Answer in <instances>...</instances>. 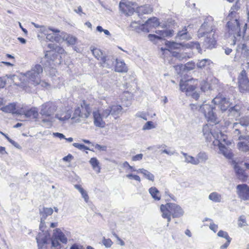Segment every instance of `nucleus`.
Listing matches in <instances>:
<instances>
[{
	"mask_svg": "<svg viewBox=\"0 0 249 249\" xmlns=\"http://www.w3.org/2000/svg\"><path fill=\"white\" fill-rule=\"evenodd\" d=\"M238 225L240 227H242L247 225L246 220L244 215H242L239 218Z\"/></svg>",
	"mask_w": 249,
	"mask_h": 249,
	"instance_id": "6e6d98bb",
	"label": "nucleus"
},
{
	"mask_svg": "<svg viewBox=\"0 0 249 249\" xmlns=\"http://www.w3.org/2000/svg\"><path fill=\"white\" fill-rule=\"evenodd\" d=\"M42 72V67L39 64H36L32 68L31 70L27 71L24 75L29 83L37 85L40 83V75Z\"/></svg>",
	"mask_w": 249,
	"mask_h": 249,
	"instance_id": "39448f33",
	"label": "nucleus"
},
{
	"mask_svg": "<svg viewBox=\"0 0 249 249\" xmlns=\"http://www.w3.org/2000/svg\"><path fill=\"white\" fill-rule=\"evenodd\" d=\"M153 11L152 8L148 5H144L137 8L136 12L139 15L143 14H148Z\"/></svg>",
	"mask_w": 249,
	"mask_h": 249,
	"instance_id": "393cba45",
	"label": "nucleus"
},
{
	"mask_svg": "<svg viewBox=\"0 0 249 249\" xmlns=\"http://www.w3.org/2000/svg\"><path fill=\"white\" fill-rule=\"evenodd\" d=\"M16 104L15 103H10L8 105L3 107L0 108V110L5 113H11L15 114H21L18 110H16Z\"/></svg>",
	"mask_w": 249,
	"mask_h": 249,
	"instance_id": "5701e85b",
	"label": "nucleus"
},
{
	"mask_svg": "<svg viewBox=\"0 0 249 249\" xmlns=\"http://www.w3.org/2000/svg\"><path fill=\"white\" fill-rule=\"evenodd\" d=\"M90 50L94 56L98 60L102 61V58L105 56L103 55V52L100 49L92 47H90Z\"/></svg>",
	"mask_w": 249,
	"mask_h": 249,
	"instance_id": "e433bc0d",
	"label": "nucleus"
},
{
	"mask_svg": "<svg viewBox=\"0 0 249 249\" xmlns=\"http://www.w3.org/2000/svg\"><path fill=\"white\" fill-rule=\"evenodd\" d=\"M161 153H165L168 155L172 156L175 154V152L174 151H171L169 150H166V149H161Z\"/></svg>",
	"mask_w": 249,
	"mask_h": 249,
	"instance_id": "69168bd1",
	"label": "nucleus"
},
{
	"mask_svg": "<svg viewBox=\"0 0 249 249\" xmlns=\"http://www.w3.org/2000/svg\"><path fill=\"white\" fill-rule=\"evenodd\" d=\"M126 177L129 179H133L135 180L141 182V178L138 175H135L133 174H127L126 175Z\"/></svg>",
	"mask_w": 249,
	"mask_h": 249,
	"instance_id": "bf43d9fd",
	"label": "nucleus"
},
{
	"mask_svg": "<svg viewBox=\"0 0 249 249\" xmlns=\"http://www.w3.org/2000/svg\"><path fill=\"white\" fill-rule=\"evenodd\" d=\"M242 107L240 105H236L229 109V115L234 117H239L241 113Z\"/></svg>",
	"mask_w": 249,
	"mask_h": 249,
	"instance_id": "4be33fe9",
	"label": "nucleus"
},
{
	"mask_svg": "<svg viewBox=\"0 0 249 249\" xmlns=\"http://www.w3.org/2000/svg\"><path fill=\"white\" fill-rule=\"evenodd\" d=\"M181 153L185 158V162L188 163H191L193 165H198V161L196 158L189 155L188 154L181 152Z\"/></svg>",
	"mask_w": 249,
	"mask_h": 249,
	"instance_id": "c9c22d12",
	"label": "nucleus"
},
{
	"mask_svg": "<svg viewBox=\"0 0 249 249\" xmlns=\"http://www.w3.org/2000/svg\"><path fill=\"white\" fill-rule=\"evenodd\" d=\"M164 207H166L173 217H179L183 215V210L177 204L169 203L165 205Z\"/></svg>",
	"mask_w": 249,
	"mask_h": 249,
	"instance_id": "ddd939ff",
	"label": "nucleus"
},
{
	"mask_svg": "<svg viewBox=\"0 0 249 249\" xmlns=\"http://www.w3.org/2000/svg\"><path fill=\"white\" fill-rule=\"evenodd\" d=\"M216 22L214 21L212 17L210 16L205 18L198 31V37H201L205 36L206 34H210L212 33L216 34Z\"/></svg>",
	"mask_w": 249,
	"mask_h": 249,
	"instance_id": "20e7f679",
	"label": "nucleus"
},
{
	"mask_svg": "<svg viewBox=\"0 0 249 249\" xmlns=\"http://www.w3.org/2000/svg\"><path fill=\"white\" fill-rule=\"evenodd\" d=\"M209 228L211 230L215 232L217 231L218 226L213 223H212L210 224Z\"/></svg>",
	"mask_w": 249,
	"mask_h": 249,
	"instance_id": "338daca9",
	"label": "nucleus"
},
{
	"mask_svg": "<svg viewBox=\"0 0 249 249\" xmlns=\"http://www.w3.org/2000/svg\"><path fill=\"white\" fill-rule=\"evenodd\" d=\"M59 241L63 243H66L67 239L59 229H56L53 231V235L51 239L52 246L54 247L58 246L60 245Z\"/></svg>",
	"mask_w": 249,
	"mask_h": 249,
	"instance_id": "f8f14e48",
	"label": "nucleus"
},
{
	"mask_svg": "<svg viewBox=\"0 0 249 249\" xmlns=\"http://www.w3.org/2000/svg\"><path fill=\"white\" fill-rule=\"evenodd\" d=\"M239 49L241 50V53L247 60H249V49L245 44H242L238 46Z\"/></svg>",
	"mask_w": 249,
	"mask_h": 249,
	"instance_id": "79ce46f5",
	"label": "nucleus"
},
{
	"mask_svg": "<svg viewBox=\"0 0 249 249\" xmlns=\"http://www.w3.org/2000/svg\"><path fill=\"white\" fill-rule=\"evenodd\" d=\"M123 112V108L121 106L114 105L103 109L102 114L105 119L107 118L110 115L113 116L115 119H117L122 115Z\"/></svg>",
	"mask_w": 249,
	"mask_h": 249,
	"instance_id": "0eeeda50",
	"label": "nucleus"
},
{
	"mask_svg": "<svg viewBox=\"0 0 249 249\" xmlns=\"http://www.w3.org/2000/svg\"><path fill=\"white\" fill-rule=\"evenodd\" d=\"M160 211L162 212V217L163 218H166L167 219V226H169V223L171 221V215H172L167 209L166 207H164V205L160 206Z\"/></svg>",
	"mask_w": 249,
	"mask_h": 249,
	"instance_id": "f704fd0d",
	"label": "nucleus"
},
{
	"mask_svg": "<svg viewBox=\"0 0 249 249\" xmlns=\"http://www.w3.org/2000/svg\"><path fill=\"white\" fill-rule=\"evenodd\" d=\"M185 47L187 48L196 49L198 53H201V49L200 44L197 42H191L185 44Z\"/></svg>",
	"mask_w": 249,
	"mask_h": 249,
	"instance_id": "c03bdc74",
	"label": "nucleus"
},
{
	"mask_svg": "<svg viewBox=\"0 0 249 249\" xmlns=\"http://www.w3.org/2000/svg\"><path fill=\"white\" fill-rule=\"evenodd\" d=\"M217 235L219 237L225 238L226 240L231 239L229 236L226 231L220 230L217 233Z\"/></svg>",
	"mask_w": 249,
	"mask_h": 249,
	"instance_id": "13d9d810",
	"label": "nucleus"
},
{
	"mask_svg": "<svg viewBox=\"0 0 249 249\" xmlns=\"http://www.w3.org/2000/svg\"><path fill=\"white\" fill-rule=\"evenodd\" d=\"M149 193L155 200H159L160 199V192L156 187H151L149 189Z\"/></svg>",
	"mask_w": 249,
	"mask_h": 249,
	"instance_id": "37998d69",
	"label": "nucleus"
},
{
	"mask_svg": "<svg viewBox=\"0 0 249 249\" xmlns=\"http://www.w3.org/2000/svg\"><path fill=\"white\" fill-rule=\"evenodd\" d=\"M113 242L109 238H103L102 244L107 248H110L113 244Z\"/></svg>",
	"mask_w": 249,
	"mask_h": 249,
	"instance_id": "864d4df0",
	"label": "nucleus"
},
{
	"mask_svg": "<svg viewBox=\"0 0 249 249\" xmlns=\"http://www.w3.org/2000/svg\"><path fill=\"white\" fill-rule=\"evenodd\" d=\"M217 139L215 142V144H217L219 146V149L220 152L227 158L228 159H231L233 157V154L231 151V149H229L226 147L223 144H222L220 141H223L225 142V137L226 136L222 135L221 132H220L219 134H217Z\"/></svg>",
	"mask_w": 249,
	"mask_h": 249,
	"instance_id": "9d476101",
	"label": "nucleus"
},
{
	"mask_svg": "<svg viewBox=\"0 0 249 249\" xmlns=\"http://www.w3.org/2000/svg\"><path fill=\"white\" fill-rule=\"evenodd\" d=\"M53 210L51 208H45L39 209V213L41 216L39 230L37 236L36 238L38 246L39 249H41L47 241L50 239V233L48 230H46L45 225V220L47 216L52 214Z\"/></svg>",
	"mask_w": 249,
	"mask_h": 249,
	"instance_id": "f257e3e1",
	"label": "nucleus"
},
{
	"mask_svg": "<svg viewBox=\"0 0 249 249\" xmlns=\"http://www.w3.org/2000/svg\"><path fill=\"white\" fill-rule=\"evenodd\" d=\"M212 102L214 104L218 105L222 111L226 110L230 106L228 100L222 95L217 96L213 100Z\"/></svg>",
	"mask_w": 249,
	"mask_h": 249,
	"instance_id": "4468645a",
	"label": "nucleus"
},
{
	"mask_svg": "<svg viewBox=\"0 0 249 249\" xmlns=\"http://www.w3.org/2000/svg\"><path fill=\"white\" fill-rule=\"evenodd\" d=\"M227 27L229 37L232 40L231 44L234 45L236 40L241 37L239 21L237 19H231L227 23Z\"/></svg>",
	"mask_w": 249,
	"mask_h": 249,
	"instance_id": "423d86ee",
	"label": "nucleus"
},
{
	"mask_svg": "<svg viewBox=\"0 0 249 249\" xmlns=\"http://www.w3.org/2000/svg\"><path fill=\"white\" fill-rule=\"evenodd\" d=\"M206 38L203 42V46L207 49H212L214 48L216 45V41L215 36L216 35L215 34H213L211 35L210 34H206Z\"/></svg>",
	"mask_w": 249,
	"mask_h": 249,
	"instance_id": "f3484780",
	"label": "nucleus"
},
{
	"mask_svg": "<svg viewBox=\"0 0 249 249\" xmlns=\"http://www.w3.org/2000/svg\"><path fill=\"white\" fill-rule=\"evenodd\" d=\"M59 32H52V33L48 32L46 36V38L47 40L53 42H59L61 40V37L60 36L58 35Z\"/></svg>",
	"mask_w": 249,
	"mask_h": 249,
	"instance_id": "bb28decb",
	"label": "nucleus"
},
{
	"mask_svg": "<svg viewBox=\"0 0 249 249\" xmlns=\"http://www.w3.org/2000/svg\"><path fill=\"white\" fill-rule=\"evenodd\" d=\"M234 169L236 174L238 176V178L243 181L247 179L248 176L245 174L244 170L241 168L238 164H236L234 166Z\"/></svg>",
	"mask_w": 249,
	"mask_h": 249,
	"instance_id": "72a5a7b5",
	"label": "nucleus"
},
{
	"mask_svg": "<svg viewBox=\"0 0 249 249\" xmlns=\"http://www.w3.org/2000/svg\"><path fill=\"white\" fill-rule=\"evenodd\" d=\"M73 146L77 148L78 149L80 150H84V149H89V148L87 147L86 146H85L84 144H79L78 143H73L72 144Z\"/></svg>",
	"mask_w": 249,
	"mask_h": 249,
	"instance_id": "052dcab7",
	"label": "nucleus"
},
{
	"mask_svg": "<svg viewBox=\"0 0 249 249\" xmlns=\"http://www.w3.org/2000/svg\"><path fill=\"white\" fill-rule=\"evenodd\" d=\"M156 33L159 34L160 36L155 35L149 34L148 35V38L150 40H153L155 38L160 39L162 37L171 36L173 35V31L171 30H161V31H156Z\"/></svg>",
	"mask_w": 249,
	"mask_h": 249,
	"instance_id": "6ab92c4d",
	"label": "nucleus"
},
{
	"mask_svg": "<svg viewBox=\"0 0 249 249\" xmlns=\"http://www.w3.org/2000/svg\"><path fill=\"white\" fill-rule=\"evenodd\" d=\"M233 133L235 136H240L241 132L244 130L243 128L238 123H234L232 124Z\"/></svg>",
	"mask_w": 249,
	"mask_h": 249,
	"instance_id": "ea45409f",
	"label": "nucleus"
},
{
	"mask_svg": "<svg viewBox=\"0 0 249 249\" xmlns=\"http://www.w3.org/2000/svg\"><path fill=\"white\" fill-rule=\"evenodd\" d=\"M102 110H97L93 112L94 124L98 127L103 128L105 126V122L103 121L104 118L102 114Z\"/></svg>",
	"mask_w": 249,
	"mask_h": 249,
	"instance_id": "dca6fc26",
	"label": "nucleus"
},
{
	"mask_svg": "<svg viewBox=\"0 0 249 249\" xmlns=\"http://www.w3.org/2000/svg\"><path fill=\"white\" fill-rule=\"evenodd\" d=\"M238 124H240V125L244 128V127H247L249 126V116H244L241 117L239 120Z\"/></svg>",
	"mask_w": 249,
	"mask_h": 249,
	"instance_id": "3c124183",
	"label": "nucleus"
},
{
	"mask_svg": "<svg viewBox=\"0 0 249 249\" xmlns=\"http://www.w3.org/2000/svg\"><path fill=\"white\" fill-rule=\"evenodd\" d=\"M197 83V80L193 78L185 80H181L179 84L180 89L182 91H185L187 95H191L190 92L194 91Z\"/></svg>",
	"mask_w": 249,
	"mask_h": 249,
	"instance_id": "6e6552de",
	"label": "nucleus"
},
{
	"mask_svg": "<svg viewBox=\"0 0 249 249\" xmlns=\"http://www.w3.org/2000/svg\"><path fill=\"white\" fill-rule=\"evenodd\" d=\"M91 111L90 106L83 101L75 109L71 119L75 123H79L88 118Z\"/></svg>",
	"mask_w": 249,
	"mask_h": 249,
	"instance_id": "7ed1b4c3",
	"label": "nucleus"
},
{
	"mask_svg": "<svg viewBox=\"0 0 249 249\" xmlns=\"http://www.w3.org/2000/svg\"><path fill=\"white\" fill-rule=\"evenodd\" d=\"M159 25L160 22L156 17L149 18L144 23V25L148 28L149 30L150 28L158 27Z\"/></svg>",
	"mask_w": 249,
	"mask_h": 249,
	"instance_id": "a878e982",
	"label": "nucleus"
},
{
	"mask_svg": "<svg viewBox=\"0 0 249 249\" xmlns=\"http://www.w3.org/2000/svg\"><path fill=\"white\" fill-rule=\"evenodd\" d=\"M239 140H243L238 143L237 146L238 149L244 152L249 151V136H240L238 137Z\"/></svg>",
	"mask_w": 249,
	"mask_h": 249,
	"instance_id": "a211bd4d",
	"label": "nucleus"
},
{
	"mask_svg": "<svg viewBox=\"0 0 249 249\" xmlns=\"http://www.w3.org/2000/svg\"><path fill=\"white\" fill-rule=\"evenodd\" d=\"M89 163L92 165L93 169L97 173L100 172V168L99 166V162L95 158H92L89 160Z\"/></svg>",
	"mask_w": 249,
	"mask_h": 249,
	"instance_id": "de8ad7c7",
	"label": "nucleus"
},
{
	"mask_svg": "<svg viewBox=\"0 0 249 249\" xmlns=\"http://www.w3.org/2000/svg\"><path fill=\"white\" fill-rule=\"evenodd\" d=\"M138 173L142 174L143 176L148 179L152 181L154 180V176L147 170L142 168L137 170Z\"/></svg>",
	"mask_w": 249,
	"mask_h": 249,
	"instance_id": "a19ab883",
	"label": "nucleus"
},
{
	"mask_svg": "<svg viewBox=\"0 0 249 249\" xmlns=\"http://www.w3.org/2000/svg\"><path fill=\"white\" fill-rule=\"evenodd\" d=\"M240 9L239 4L236 3L234 5H233L231 9V14L233 15L234 13H235L236 11H238Z\"/></svg>",
	"mask_w": 249,
	"mask_h": 249,
	"instance_id": "680f3d73",
	"label": "nucleus"
},
{
	"mask_svg": "<svg viewBox=\"0 0 249 249\" xmlns=\"http://www.w3.org/2000/svg\"><path fill=\"white\" fill-rule=\"evenodd\" d=\"M209 199L213 202L218 203L221 201L222 197L221 194L214 192L209 195Z\"/></svg>",
	"mask_w": 249,
	"mask_h": 249,
	"instance_id": "4c0bfd02",
	"label": "nucleus"
},
{
	"mask_svg": "<svg viewBox=\"0 0 249 249\" xmlns=\"http://www.w3.org/2000/svg\"><path fill=\"white\" fill-rule=\"evenodd\" d=\"M200 89L201 90L204 92L206 91L210 88L209 84L204 80L201 82L200 84Z\"/></svg>",
	"mask_w": 249,
	"mask_h": 249,
	"instance_id": "4d7b16f0",
	"label": "nucleus"
},
{
	"mask_svg": "<svg viewBox=\"0 0 249 249\" xmlns=\"http://www.w3.org/2000/svg\"><path fill=\"white\" fill-rule=\"evenodd\" d=\"M115 58L112 56H104L102 58L101 65L103 67L110 68L114 65Z\"/></svg>",
	"mask_w": 249,
	"mask_h": 249,
	"instance_id": "b1692460",
	"label": "nucleus"
},
{
	"mask_svg": "<svg viewBox=\"0 0 249 249\" xmlns=\"http://www.w3.org/2000/svg\"><path fill=\"white\" fill-rule=\"evenodd\" d=\"M210 62V60L207 59H203L197 62V66L199 68H203L206 65L207 63H208V64H209Z\"/></svg>",
	"mask_w": 249,
	"mask_h": 249,
	"instance_id": "5fc2aeb1",
	"label": "nucleus"
},
{
	"mask_svg": "<svg viewBox=\"0 0 249 249\" xmlns=\"http://www.w3.org/2000/svg\"><path fill=\"white\" fill-rule=\"evenodd\" d=\"M191 109L193 110H198L202 113L208 122L218 124L219 122L218 118L215 114L214 110L215 107H212L208 104L204 103L201 105H197L195 104L190 105Z\"/></svg>",
	"mask_w": 249,
	"mask_h": 249,
	"instance_id": "f03ea898",
	"label": "nucleus"
},
{
	"mask_svg": "<svg viewBox=\"0 0 249 249\" xmlns=\"http://www.w3.org/2000/svg\"><path fill=\"white\" fill-rule=\"evenodd\" d=\"M115 71L119 72H126L127 68L124 62L123 61L116 60Z\"/></svg>",
	"mask_w": 249,
	"mask_h": 249,
	"instance_id": "2f4dec72",
	"label": "nucleus"
},
{
	"mask_svg": "<svg viewBox=\"0 0 249 249\" xmlns=\"http://www.w3.org/2000/svg\"><path fill=\"white\" fill-rule=\"evenodd\" d=\"M130 27L132 30L136 31L138 33L142 31L145 33L149 32L148 28L145 27L144 24H141L139 22L132 21L130 24Z\"/></svg>",
	"mask_w": 249,
	"mask_h": 249,
	"instance_id": "aec40b11",
	"label": "nucleus"
},
{
	"mask_svg": "<svg viewBox=\"0 0 249 249\" xmlns=\"http://www.w3.org/2000/svg\"><path fill=\"white\" fill-rule=\"evenodd\" d=\"M71 117V114L68 111H62L60 112H57L55 115V118L61 122H64L70 118Z\"/></svg>",
	"mask_w": 249,
	"mask_h": 249,
	"instance_id": "c85d7f7f",
	"label": "nucleus"
},
{
	"mask_svg": "<svg viewBox=\"0 0 249 249\" xmlns=\"http://www.w3.org/2000/svg\"><path fill=\"white\" fill-rule=\"evenodd\" d=\"M238 85L240 91L244 93L249 91V79L245 70H243L240 73L238 78Z\"/></svg>",
	"mask_w": 249,
	"mask_h": 249,
	"instance_id": "1a4fd4ad",
	"label": "nucleus"
},
{
	"mask_svg": "<svg viewBox=\"0 0 249 249\" xmlns=\"http://www.w3.org/2000/svg\"><path fill=\"white\" fill-rule=\"evenodd\" d=\"M63 40H65L69 44L73 45L75 43L76 38L72 36L65 35L63 36Z\"/></svg>",
	"mask_w": 249,
	"mask_h": 249,
	"instance_id": "8fccbe9b",
	"label": "nucleus"
},
{
	"mask_svg": "<svg viewBox=\"0 0 249 249\" xmlns=\"http://www.w3.org/2000/svg\"><path fill=\"white\" fill-rule=\"evenodd\" d=\"M73 158V156L69 154L67 156L64 157L63 158V160L65 161L70 162L72 160Z\"/></svg>",
	"mask_w": 249,
	"mask_h": 249,
	"instance_id": "774afa93",
	"label": "nucleus"
},
{
	"mask_svg": "<svg viewBox=\"0 0 249 249\" xmlns=\"http://www.w3.org/2000/svg\"><path fill=\"white\" fill-rule=\"evenodd\" d=\"M236 189V193L239 198L244 200L249 199V187L247 185H238Z\"/></svg>",
	"mask_w": 249,
	"mask_h": 249,
	"instance_id": "2eb2a0df",
	"label": "nucleus"
},
{
	"mask_svg": "<svg viewBox=\"0 0 249 249\" xmlns=\"http://www.w3.org/2000/svg\"><path fill=\"white\" fill-rule=\"evenodd\" d=\"M39 32L41 33L44 34L45 36H46L47 33L49 32H60V31L57 29H53L51 27L47 28L45 26L42 25V26L40 28Z\"/></svg>",
	"mask_w": 249,
	"mask_h": 249,
	"instance_id": "09e8293b",
	"label": "nucleus"
},
{
	"mask_svg": "<svg viewBox=\"0 0 249 249\" xmlns=\"http://www.w3.org/2000/svg\"><path fill=\"white\" fill-rule=\"evenodd\" d=\"M202 132L207 141H211L212 137H215L214 134L211 132V128H210L208 124L203 126Z\"/></svg>",
	"mask_w": 249,
	"mask_h": 249,
	"instance_id": "c756f323",
	"label": "nucleus"
},
{
	"mask_svg": "<svg viewBox=\"0 0 249 249\" xmlns=\"http://www.w3.org/2000/svg\"><path fill=\"white\" fill-rule=\"evenodd\" d=\"M7 139L12 145H13L16 148L18 149H20L21 148L20 145L17 142H15L14 141L12 140L10 138L7 137Z\"/></svg>",
	"mask_w": 249,
	"mask_h": 249,
	"instance_id": "0e129e2a",
	"label": "nucleus"
},
{
	"mask_svg": "<svg viewBox=\"0 0 249 249\" xmlns=\"http://www.w3.org/2000/svg\"><path fill=\"white\" fill-rule=\"evenodd\" d=\"M165 45L171 50L179 49L181 47H185V44L178 43L174 41H166Z\"/></svg>",
	"mask_w": 249,
	"mask_h": 249,
	"instance_id": "473e14b6",
	"label": "nucleus"
},
{
	"mask_svg": "<svg viewBox=\"0 0 249 249\" xmlns=\"http://www.w3.org/2000/svg\"><path fill=\"white\" fill-rule=\"evenodd\" d=\"M120 10L124 14L129 16L133 13L134 9L126 2L121 1L119 4Z\"/></svg>",
	"mask_w": 249,
	"mask_h": 249,
	"instance_id": "412c9836",
	"label": "nucleus"
},
{
	"mask_svg": "<svg viewBox=\"0 0 249 249\" xmlns=\"http://www.w3.org/2000/svg\"><path fill=\"white\" fill-rule=\"evenodd\" d=\"M48 118H43L41 122L42 125L46 127L50 128L52 126V123L54 121V118L53 116L47 117Z\"/></svg>",
	"mask_w": 249,
	"mask_h": 249,
	"instance_id": "a18cd8bd",
	"label": "nucleus"
},
{
	"mask_svg": "<svg viewBox=\"0 0 249 249\" xmlns=\"http://www.w3.org/2000/svg\"><path fill=\"white\" fill-rule=\"evenodd\" d=\"M24 114L26 118L36 119L38 117V113L36 108H32L30 109L24 111V113H21Z\"/></svg>",
	"mask_w": 249,
	"mask_h": 249,
	"instance_id": "7c9ffc66",
	"label": "nucleus"
},
{
	"mask_svg": "<svg viewBox=\"0 0 249 249\" xmlns=\"http://www.w3.org/2000/svg\"><path fill=\"white\" fill-rule=\"evenodd\" d=\"M176 38H178L179 39L181 40L185 39L188 40L192 38V36L188 34L187 31V27L185 26L181 31L178 33Z\"/></svg>",
	"mask_w": 249,
	"mask_h": 249,
	"instance_id": "cd10ccee",
	"label": "nucleus"
},
{
	"mask_svg": "<svg viewBox=\"0 0 249 249\" xmlns=\"http://www.w3.org/2000/svg\"><path fill=\"white\" fill-rule=\"evenodd\" d=\"M57 109L56 105L51 102H46L40 106V114L45 117H50Z\"/></svg>",
	"mask_w": 249,
	"mask_h": 249,
	"instance_id": "9b49d317",
	"label": "nucleus"
},
{
	"mask_svg": "<svg viewBox=\"0 0 249 249\" xmlns=\"http://www.w3.org/2000/svg\"><path fill=\"white\" fill-rule=\"evenodd\" d=\"M196 159L198 161V164L199 163H205L208 160V156L204 152H200L197 154Z\"/></svg>",
	"mask_w": 249,
	"mask_h": 249,
	"instance_id": "58836bf2",
	"label": "nucleus"
},
{
	"mask_svg": "<svg viewBox=\"0 0 249 249\" xmlns=\"http://www.w3.org/2000/svg\"><path fill=\"white\" fill-rule=\"evenodd\" d=\"M143 155L142 154H137L132 158L133 161L140 160L142 159Z\"/></svg>",
	"mask_w": 249,
	"mask_h": 249,
	"instance_id": "e2e57ef3",
	"label": "nucleus"
},
{
	"mask_svg": "<svg viewBox=\"0 0 249 249\" xmlns=\"http://www.w3.org/2000/svg\"><path fill=\"white\" fill-rule=\"evenodd\" d=\"M74 187L80 192L85 201L86 202H88L89 201V197L86 191L84 190V189L79 185H75Z\"/></svg>",
	"mask_w": 249,
	"mask_h": 249,
	"instance_id": "49530a36",
	"label": "nucleus"
},
{
	"mask_svg": "<svg viewBox=\"0 0 249 249\" xmlns=\"http://www.w3.org/2000/svg\"><path fill=\"white\" fill-rule=\"evenodd\" d=\"M156 126L154 125L153 122L152 121H148L146 122L144 125L142 126V130H149L152 128H155Z\"/></svg>",
	"mask_w": 249,
	"mask_h": 249,
	"instance_id": "603ef678",
	"label": "nucleus"
}]
</instances>
